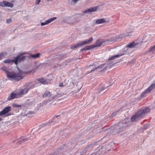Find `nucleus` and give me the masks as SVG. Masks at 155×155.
<instances>
[{"instance_id":"6","label":"nucleus","mask_w":155,"mask_h":155,"mask_svg":"<svg viewBox=\"0 0 155 155\" xmlns=\"http://www.w3.org/2000/svg\"><path fill=\"white\" fill-rule=\"evenodd\" d=\"M59 115H58L54 117L52 120H50L48 123L47 124L43 123L42 124L41 126V127L38 129V130L37 131V132L39 131L41 128H43L45 127L46 126H49V125L51 124H52V122L57 123L59 121V120L57 118V117L59 116Z\"/></svg>"},{"instance_id":"38","label":"nucleus","mask_w":155,"mask_h":155,"mask_svg":"<svg viewBox=\"0 0 155 155\" xmlns=\"http://www.w3.org/2000/svg\"><path fill=\"white\" fill-rule=\"evenodd\" d=\"M5 52H2V53H0V59H1V58L2 56L4 55V54H5Z\"/></svg>"},{"instance_id":"20","label":"nucleus","mask_w":155,"mask_h":155,"mask_svg":"<svg viewBox=\"0 0 155 155\" xmlns=\"http://www.w3.org/2000/svg\"><path fill=\"white\" fill-rule=\"evenodd\" d=\"M124 55L123 54H118L115 55L114 56H111L108 59V63L110 62L111 60H113L117 58H118L121 56H122Z\"/></svg>"},{"instance_id":"28","label":"nucleus","mask_w":155,"mask_h":155,"mask_svg":"<svg viewBox=\"0 0 155 155\" xmlns=\"http://www.w3.org/2000/svg\"><path fill=\"white\" fill-rule=\"evenodd\" d=\"M136 45V44L134 42H133L131 43H130L128 45H127V47L131 48H133L134 46Z\"/></svg>"},{"instance_id":"26","label":"nucleus","mask_w":155,"mask_h":155,"mask_svg":"<svg viewBox=\"0 0 155 155\" xmlns=\"http://www.w3.org/2000/svg\"><path fill=\"white\" fill-rule=\"evenodd\" d=\"M92 48H93V46L88 45L81 49V51H87Z\"/></svg>"},{"instance_id":"40","label":"nucleus","mask_w":155,"mask_h":155,"mask_svg":"<svg viewBox=\"0 0 155 155\" xmlns=\"http://www.w3.org/2000/svg\"><path fill=\"white\" fill-rule=\"evenodd\" d=\"M35 138V136H33V137H32V136L30 137V138L31 139H34Z\"/></svg>"},{"instance_id":"12","label":"nucleus","mask_w":155,"mask_h":155,"mask_svg":"<svg viewBox=\"0 0 155 155\" xmlns=\"http://www.w3.org/2000/svg\"><path fill=\"white\" fill-rule=\"evenodd\" d=\"M97 144L96 143H94V144H90L88 146H87L83 150L82 152H81L80 153H81V154H82L83 153H86L87 151L88 150H90L91 149H92L94 147V146L97 145Z\"/></svg>"},{"instance_id":"42","label":"nucleus","mask_w":155,"mask_h":155,"mask_svg":"<svg viewBox=\"0 0 155 155\" xmlns=\"http://www.w3.org/2000/svg\"><path fill=\"white\" fill-rule=\"evenodd\" d=\"M2 118L0 117V122L2 121Z\"/></svg>"},{"instance_id":"31","label":"nucleus","mask_w":155,"mask_h":155,"mask_svg":"<svg viewBox=\"0 0 155 155\" xmlns=\"http://www.w3.org/2000/svg\"><path fill=\"white\" fill-rule=\"evenodd\" d=\"M25 54V53L24 52H21L20 53L17 57H15L16 63V60L18 59L19 57L22 56L23 55Z\"/></svg>"},{"instance_id":"8","label":"nucleus","mask_w":155,"mask_h":155,"mask_svg":"<svg viewBox=\"0 0 155 155\" xmlns=\"http://www.w3.org/2000/svg\"><path fill=\"white\" fill-rule=\"evenodd\" d=\"M107 64H101L98 67H96L95 68H93L92 69H91V70L90 72H89V71H87V73L89 74L97 69H102L101 70H100V72H102L106 70V68L107 67Z\"/></svg>"},{"instance_id":"35","label":"nucleus","mask_w":155,"mask_h":155,"mask_svg":"<svg viewBox=\"0 0 155 155\" xmlns=\"http://www.w3.org/2000/svg\"><path fill=\"white\" fill-rule=\"evenodd\" d=\"M41 0H36V1L35 4L36 5L39 4L41 2Z\"/></svg>"},{"instance_id":"15","label":"nucleus","mask_w":155,"mask_h":155,"mask_svg":"<svg viewBox=\"0 0 155 155\" xmlns=\"http://www.w3.org/2000/svg\"><path fill=\"white\" fill-rule=\"evenodd\" d=\"M56 19L57 18L56 17H54L52 18H51L50 19H49L46 21L45 22H41V26H44L45 25H47Z\"/></svg>"},{"instance_id":"24","label":"nucleus","mask_w":155,"mask_h":155,"mask_svg":"<svg viewBox=\"0 0 155 155\" xmlns=\"http://www.w3.org/2000/svg\"><path fill=\"white\" fill-rule=\"evenodd\" d=\"M52 94H51L50 92L47 91H46L43 95V97H48L47 99H49L50 97L51 96Z\"/></svg>"},{"instance_id":"29","label":"nucleus","mask_w":155,"mask_h":155,"mask_svg":"<svg viewBox=\"0 0 155 155\" xmlns=\"http://www.w3.org/2000/svg\"><path fill=\"white\" fill-rule=\"evenodd\" d=\"M124 107H123L122 108H121L120 110H118L116 111V112L113 113L111 116L110 117H114L118 113H119V111L122 110V109Z\"/></svg>"},{"instance_id":"34","label":"nucleus","mask_w":155,"mask_h":155,"mask_svg":"<svg viewBox=\"0 0 155 155\" xmlns=\"http://www.w3.org/2000/svg\"><path fill=\"white\" fill-rule=\"evenodd\" d=\"M35 114V112L33 111H30L28 112V113L27 114V115L28 116H30V115L34 114Z\"/></svg>"},{"instance_id":"21","label":"nucleus","mask_w":155,"mask_h":155,"mask_svg":"<svg viewBox=\"0 0 155 155\" xmlns=\"http://www.w3.org/2000/svg\"><path fill=\"white\" fill-rule=\"evenodd\" d=\"M28 136L27 137H22L20 139V140L18 141V143L19 144L21 143V142H24L28 140H29Z\"/></svg>"},{"instance_id":"16","label":"nucleus","mask_w":155,"mask_h":155,"mask_svg":"<svg viewBox=\"0 0 155 155\" xmlns=\"http://www.w3.org/2000/svg\"><path fill=\"white\" fill-rule=\"evenodd\" d=\"M18 96V94L12 92L10 96L8 97L7 99L8 101H11L12 100L16 98Z\"/></svg>"},{"instance_id":"27","label":"nucleus","mask_w":155,"mask_h":155,"mask_svg":"<svg viewBox=\"0 0 155 155\" xmlns=\"http://www.w3.org/2000/svg\"><path fill=\"white\" fill-rule=\"evenodd\" d=\"M103 42L102 41H98L96 43L93 45V48L96 47H100L102 45Z\"/></svg>"},{"instance_id":"33","label":"nucleus","mask_w":155,"mask_h":155,"mask_svg":"<svg viewBox=\"0 0 155 155\" xmlns=\"http://www.w3.org/2000/svg\"><path fill=\"white\" fill-rule=\"evenodd\" d=\"M13 106L14 107H21V105L16 104H13Z\"/></svg>"},{"instance_id":"25","label":"nucleus","mask_w":155,"mask_h":155,"mask_svg":"<svg viewBox=\"0 0 155 155\" xmlns=\"http://www.w3.org/2000/svg\"><path fill=\"white\" fill-rule=\"evenodd\" d=\"M107 22V21L105 20V19L104 18H101L97 20L95 23L97 24H101Z\"/></svg>"},{"instance_id":"5","label":"nucleus","mask_w":155,"mask_h":155,"mask_svg":"<svg viewBox=\"0 0 155 155\" xmlns=\"http://www.w3.org/2000/svg\"><path fill=\"white\" fill-rule=\"evenodd\" d=\"M93 40V38L92 37H91L89 39H86L81 41L78 44L72 45L71 48V49H74L77 48L81 47L84 45L90 44L92 42Z\"/></svg>"},{"instance_id":"17","label":"nucleus","mask_w":155,"mask_h":155,"mask_svg":"<svg viewBox=\"0 0 155 155\" xmlns=\"http://www.w3.org/2000/svg\"><path fill=\"white\" fill-rule=\"evenodd\" d=\"M26 56H24L19 57L16 60V63L15 58V64L16 65H17L18 62H20L24 61L26 58Z\"/></svg>"},{"instance_id":"22","label":"nucleus","mask_w":155,"mask_h":155,"mask_svg":"<svg viewBox=\"0 0 155 155\" xmlns=\"http://www.w3.org/2000/svg\"><path fill=\"white\" fill-rule=\"evenodd\" d=\"M40 55V53H37L36 54H31L28 56V57L29 59H35L38 58Z\"/></svg>"},{"instance_id":"3","label":"nucleus","mask_w":155,"mask_h":155,"mask_svg":"<svg viewBox=\"0 0 155 155\" xmlns=\"http://www.w3.org/2000/svg\"><path fill=\"white\" fill-rule=\"evenodd\" d=\"M150 110V109L148 107H143L139 110L132 116L130 119L131 121L135 122L138 120L140 118L147 115Z\"/></svg>"},{"instance_id":"36","label":"nucleus","mask_w":155,"mask_h":155,"mask_svg":"<svg viewBox=\"0 0 155 155\" xmlns=\"http://www.w3.org/2000/svg\"><path fill=\"white\" fill-rule=\"evenodd\" d=\"M11 19L7 20L6 23H9L11 22Z\"/></svg>"},{"instance_id":"4","label":"nucleus","mask_w":155,"mask_h":155,"mask_svg":"<svg viewBox=\"0 0 155 155\" xmlns=\"http://www.w3.org/2000/svg\"><path fill=\"white\" fill-rule=\"evenodd\" d=\"M38 85L39 84L38 83H29L25 86L24 88L21 89L18 94L20 95L25 94L27 93L29 90L38 86Z\"/></svg>"},{"instance_id":"23","label":"nucleus","mask_w":155,"mask_h":155,"mask_svg":"<svg viewBox=\"0 0 155 155\" xmlns=\"http://www.w3.org/2000/svg\"><path fill=\"white\" fill-rule=\"evenodd\" d=\"M99 148L98 150V149H96L95 151L91 155H97V154H100L102 152V147L100 148L99 147Z\"/></svg>"},{"instance_id":"39","label":"nucleus","mask_w":155,"mask_h":155,"mask_svg":"<svg viewBox=\"0 0 155 155\" xmlns=\"http://www.w3.org/2000/svg\"><path fill=\"white\" fill-rule=\"evenodd\" d=\"M79 0H72L71 1V2H73L74 4H75L77 3V2Z\"/></svg>"},{"instance_id":"1","label":"nucleus","mask_w":155,"mask_h":155,"mask_svg":"<svg viewBox=\"0 0 155 155\" xmlns=\"http://www.w3.org/2000/svg\"><path fill=\"white\" fill-rule=\"evenodd\" d=\"M1 69L5 72L7 78L11 81H18L23 79L22 74L20 72L16 73L14 71H10L5 66L1 68Z\"/></svg>"},{"instance_id":"13","label":"nucleus","mask_w":155,"mask_h":155,"mask_svg":"<svg viewBox=\"0 0 155 155\" xmlns=\"http://www.w3.org/2000/svg\"><path fill=\"white\" fill-rule=\"evenodd\" d=\"M11 110L10 106H8L5 108L2 111L0 112V116H2L8 113Z\"/></svg>"},{"instance_id":"11","label":"nucleus","mask_w":155,"mask_h":155,"mask_svg":"<svg viewBox=\"0 0 155 155\" xmlns=\"http://www.w3.org/2000/svg\"><path fill=\"white\" fill-rule=\"evenodd\" d=\"M0 6L2 7L6 6L12 8L13 7L14 5L12 3L8 2L5 1H4L0 3Z\"/></svg>"},{"instance_id":"45","label":"nucleus","mask_w":155,"mask_h":155,"mask_svg":"<svg viewBox=\"0 0 155 155\" xmlns=\"http://www.w3.org/2000/svg\"><path fill=\"white\" fill-rule=\"evenodd\" d=\"M93 66V65H90L89 66V67H91V66Z\"/></svg>"},{"instance_id":"41","label":"nucleus","mask_w":155,"mask_h":155,"mask_svg":"<svg viewBox=\"0 0 155 155\" xmlns=\"http://www.w3.org/2000/svg\"><path fill=\"white\" fill-rule=\"evenodd\" d=\"M11 115H12V114L11 113H9L8 114L7 116H10Z\"/></svg>"},{"instance_id":"9","label":"nucleus","mask_w":155,"mask_h":155,"mask_svg":"<svg viewBox=\"0 0 155 155\" xmlns=\"http://www.w3.org/2000/svg\"><path fill=\"white\" fill-rule=\"evenodd\" d=\"M131 35V34H130L129 35H126L124 34H121L119 35H117L115 37H112L111 38V41H119L123 37Z\"/></svg>"},{"instance_id":"32","label":"nucleus","mask_w":155,"mask_h":155,"mask_svg":"<svg viewBox=\"0 0 155 155\" xmlns=\"http://www.w3.org/2000/svg\"><path fill=\"white\" fill-rule=\"evenodd\" d=\"M155 51V45L154 46L150 48V49L149 50V51L150 52H153L154 51Z\"/></svg>"},{"instance_id":"2","label":"nucleus","mask_w":155,"mask_h":155,"mask_svg":"<svg viewBox=\"0 0 155 155\" xmlns=\"http://www.w3.org/2000/svg\"><path fill=\"white\" fill-rule=\"evenodd\" d=\"M130 122L129 119H126L120 122L117 124H116L114 132L116 133L120 134L122 135L126 132V128L130 124Z\"/></svg>"},{"instance_id":"37","label":"nucleus","mask_w":155,"mask_h":155,"mask_svg":"<svg viewBox=\"0 0 155 155\" xmlns=\"http://www.w3.org/2000/svg\"><path fill=\"white\" fill-rule=\"evenodd\" d=\"M59 86L60 87H63L64 86V85L62 83H59Z\"/></svg>"},{"instance_id":"18","label":"nucleus","mask_w":155,"mask_h":155,"mask_svg":"<svg viewBox=\"0 0 155 155\" xmlns=\"http://www.w3.org/2000/svg\"><path fill=\"white\" fill-rule=\"evenodd\" d=\"M108 87V86H106L105 85H104V86L102 85H100L99 86V88L98 90V94L100 93L101 92L105 90L106 88H107Z\"/></svg>"},{"instance_id":"43","label":"nucleus","mask_w":155,"mask_h":155,"mask_svg":"<svg viewBox=\"0 0 155 155\" xmlns=\"http://www.w3.org/2000/svg\"><path fill=\"white\" fill-rule=\"evenodd\" d=\"M113 64V63L112 64H111V63H109V65H112Z\"/></svg>"},{"instance_id":"19","label":"nucleus","mask_w":155,"mask_h":155,"mask_svg":"<svg viewBox=\"0 0 155 155\" xmlns=\"http://www.w3.org/2000/svg\"><path fill=\"white\" fill-rule=\"evenodd\" d=\"M97 7H93L87 10H85L84 12V13H86L88 12H91L96 11L97 9Z\"/></svg>"},{"instance_id":"7","label":"nucleus","mask_w":155,"mask_h":155,"mask_svg":"<svg viewBox=\"0 0 155 155\" xmlns=\"http://www.w3.org/2000/svg\"><path fill=\"white\" fill-rule=\"evenodd\" d=\"M155 87V84L154 83L152 84L141 94L140 97H144L147 93L150 92Z\"/></svg>"},{"instance_id":"30","label":"nucleus","mask_w":155,"mask_h":155,"mask_svg":"<svg viewBox=\"0 0 155 155\" xmlns=\"http://www.w3.org/2000/svg\"><path fill=\"white\" fill-rule=\"evenodd\" d=\"M4 63H10L11 62H14L15 63V59L13 60L7 59L5 60L4 61Z\"/></svg>"},{"instance_id":"44","label":"nucleus","mask_w":155,"mask_h":155,"mask_svg":"<svg viewBox=\"0 0 155 155\" xmlns=\"http://www.w3.org/2000/svg\"><path fill=\"white\" fill-rule=\"evenodd\" d=\"M47 0L48 1H52V0Z\"/></svg>"},{"instance_id":"10","label":"nucleus","mask_w":155,"mask_h":155,"mask_svg":"<svg viewBox=\"0 0 155 155\" xmlns=\"http://www.w3.org/2000/svg\"><path fill=\"white\" fill-rule=\"evenodd\" d=\"M60 96V95L58 94L55 96H53L52 94L51 96L50 97L49 99H47L45 101H43V104H46L51 101L53 100H56Z\"/></svg>"},{"instance_id":"46","label":"nucleus","mask_w":155,"mask_h":155,"mask_svg":"<svg viewBox=\"0 0 155 155\" xmlns=\"http://www.w3.org/2000/svg\"><path fill=\"white\" fill-rule=\"evenodd\" d=\"M52 155V154H51V155Z\"/></svg>"},{"instance_id":"14","label":"nucleus","mask_w":155,"mask_h":155,"mask_svg":"<svg viewBox=\"0 0 155 155\" xmlns=\"http://www.w3.org/2000/svg\"><path fill=\"white\" fill-rule=\"evenodd\" d=\"M38 83L39 85L38 86L40 85L41 84H46L48 83V81H47L44 78H41V79H39L38 81H36L35 82H33V83Z\"/></svg>"}]
</instances>
